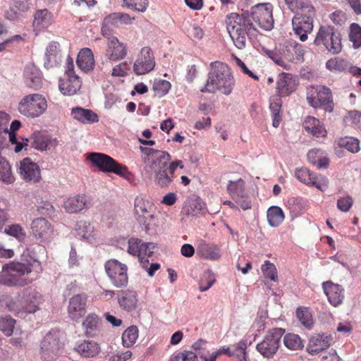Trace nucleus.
Returning a JSON list of instances; mask_svg holds the SVG:
<instances>
[{"mask_svg": "<svg viewBox=\"0 0 361 361\" xmlns=\"http://www.w3.org/2000/svg\"><path fill=\"white\" fill-rule=\"evenodd\" d=\"M263 30L270 31L274 27L273 6L270 3L259 4L252 7L250 13L243 12L241 15L231 13L227 16L226 29L235 46L243 49L245 47L246 36H254L255 28L250 19Z\"/></svg>", "mask_w": 361, "mask_h": 361, "instance_id": "obj_1", "label": "nucleus"}, {"mask_svg": "<svg viewBox=\"0 0 361 361\" xmlns=\"http://www.w3.org/2000/svg\"><path fill=\"white\" fill-rule=\"evenodd\" d=\"M24 257L23 254L20 261L3 265L0 272V285L8 287L25 286L34 281L29 274L35 267H40V262L31 257L29 259H25Z\"/></svg>", "mask_w": 361, "mask_h": 361, "instance_id": "obj_2", "label": "nucleus"}, {"mask_svg": "<svg viewBox=\"0 0 361 361\" xmlns=\"http://www.w3.org/2000/svg\"><path fill=\"white\" fill-rule=\"evenodd\" d=\"M235 86V80L230 67L225 63L216 61L210 63L206 84L200 91L214 93L218 90L225 95H229Z\"/></svg>", "mask_w": 361, "mask_h": 361, "instance_id": "obj_3", "label": "nucleus"}, {"mask_svg": "<svg viewBox=\"0 0 361 361\" xmlns=\"http://www.w3.org/2000/svg\"><path fill=\"white\" fill-rule=\"evenodd\" d=\"M159 156L154 162L147 164L145 169L147 173L154 176V182L161 188L169 186L173 181V174L167 169V165L171 160L169 153H159Z\"/></svg>", "mask_w": 361, "mask_h": 361, "instance_id": "obj_4", "label": "nucleus"}, {"mask_svg": "<svg viewBox=\"0 0 361 361\" xmlns=\"http://www.w3.org/2000/svg\"><path fill=\"white\" fill-rule=\"evenodd\" d=\"M313 44L322 46L331 54H338L342 51L341 36L334 27L330 25L320 26Z\"/></svg>", "mask_w": 361, "mask_h": 361, "instance_id": "obj_5", "label": "nucleus"}, {"mask_svg": "<svg viewBox=\"0 0 361 361\" xmlns=\"http://www.w3.org/2000/svg\"><path fill=\"white\" fill-rule=\"evenodd\" d=\"M47 109V102L40 94L35 93L25 95L18 104L19 112L28 118H37Z\"/></svg>", "mask_w": 361, "mask_h": 361, "instance_id": "obj_6", "label": "nucleus"}, {"mask_svg": "<svg viewBox=\"0 0 361 361\" xmlns=\"http://www.w3.org/2000/svg\"><path fill=\"white\" fill-rule=\"evenodd\" d=\"M87 160L104 173H114L120 176H125L128 173L127 167L103 153L91 152L87 155Z\"/></svg>", "mask_w": 361, "mask_h": 361, "instance_id": "obj_7", "label": "nucleus"}, {"mask_svg": "<svg viewBox=\"0 0 361 361\" xmlns=\"http://www.w3.org/2000/svg\"><path fill=\"white\" fill-rule=\"evenodd\" d=\"M285 333L282 328H275L269 331L263 340L257 344V351L264 358H272L280 346L281 338Z\"/></svg>", "mask_w": 361, "mask_h": 361, "instance_id": "obj_8", "label": "nucleus"}, {"mask_svg": "<svg viewBox=\"0 0 361 361\" xmlns=\"http://www.w3.org/2000/svg\"><path fill=\"white\" fill-rule=\"evenodd\" d=\"M315 15L314 8L305 11H298L292 19L293 30L302 42L307 39V34L313 30V20Z\"/></svg>", "mask_w": 361, "mask_h": 361, "instance_id": "obj_9", "label": "nucleus"}, {"mask_svg": "<svg viewBox=\"0 0 361 361\" xmlns=\"http://www.w3.org/2000/svg\"><path fill=\"white\" fill-rule=\"evenodd\" d=\"M153 205L152 202L142 196H137L134 201L135 216L140 225L148 233L152 225H154V216L152 214Z\"/></svg>", "mask_w": 361, "mask_h": 361, "instance_id": "obj_10", "label": "nucleus"}, {"mask_svg": "<svg viewBox=\"0 0 361 361\" xmlns=\"http://www.w3.org/2000/svg\"><path fill=\"white\" fill-rule=\"evenodd\" d=\"M106 273L111 283L116 288L125 287L128 284V267L115 259L108 260L105 264Z\"/></svg>", "mask_w": 361, "mask_h": 361, "instance_id": "obj_11", "label": "nucleus"}, {"mask_svg": "<svg viewBox=\"0 0 361 361\" xmlns=\"http://www.w3.org/2000/svg\"><path fill=\"white\" fill-rule=\"evenodd\" d=\"M61 348L59 331L51 330L41 343L42 357L47 361L54 360L59 356Z\"/></svg>", "mask_w": 361, "mask_h": 361, "instance_id": "obj_12", "label": "nucleus"}, {"mask_svg": "<svg viewBox=\"0 0 361 361\" xmlns=\"http://www.w3.org/2000/svg\"><path fill=\"white\" fill-rule=\"evenodd\" d=\"M295 176L301 183L309 186H314L322 191L327 188V179L311 173L307 168H296Z\"/></svg>", "mask_w": 361, "mask_h": 361, "instance_id": "obj_13", "label": "nucleus"}, {"mask_svg": "<svg viewBox=\"0 0 361 361\" xmlns=\"http://www.w3.org/2000/svg\"><path fill=\"white\" fill-rule=\"evenodd\" d=\"M154 58L152 49L145 47L140 50L138 58L134 63L133 71L136 75L146 74L154 69Z\"/></svg>", "mask_w": 361, "mask_h": 361, "instance_id": "obj_14", "label": "nucleus"}, {"mask_svg": "<svg viewBox=\"0 0 361 361\" xmlns=\"http://www.w3.org/2000/svg\"><path fill=\"white\" fill-rule=\"evenodd\" d=\"M19 173L21 178L26 181L37 183L41 179L39 166L29 157L24 158L20 162Z\"/></svg>", "mask_w": 361, "mask_h": 361, "instance_id": "obj_15", "label": "nucleus"}, {"mask_svg": "<svg viewBox=\"0 0 361 361\" xmlns=\"http://www.w3.org/2000/svg\"><path fill=\"white\" fill-rule=\"evenodd\" d=\"M309 104L317 108L323 106L326 111H333V97L330 88L326 86H320L317 90V99L313 97H307Z\"/></svg>", "mask_w": 361, "mask_h": 361, "instance_id": "obj_16", "label": "nucleus"}, {"mask_svg": "<svg viewBox=\"0 0 361 361\" xmlns=\"http://www.w3.org/2000/svg\"><path fill=\"white\" fill-rule=\"evenodd\" d=\"M87 296L85 294H77L69 299L68 313L69 317L78 321L86 312Z\"/></svg>", "mask_w": 361, "mask_h": 361, "instance_id": "obj_17", "label": "nucleus"}, {"mask_svg": "<svg viewBox=\"0 0 361 361\" xmlns=\"http://www.w3.org/2000/svg\"><path fill=\"white\" fill-rule=\"evenodd\" d=\"M155 246L153 243H143L137 238H131L128 241L127 252L137 257L140 256H152Z\"/></svg>", "mask_w": 361, "mask_h": 361, "instance_id": "obj_18", "label": "nucleus"}, {"mask_svg": "<svg viewBox=\"0 0 361 361\" xmlns=\"http://www.w3.org/2000/svg\"><path fill=\"white\" fill-rule=\"evenodd\" d=\"M284 59L293 63H302L304 61V46L295 41L286 43L282 53Z\"/></svg>", "mask_w": 361, "mask_h": 361, "instance_id": "obj_19", "label": "nucleus"}, {"mask_svg": "<svg viewBox=\"0 0 361 361\" xmlns=\"http://www.w3.org/2000/svg\"><path fill=\"white\" fill-rule=\"evenodd\" d=\"M322 288L332 305L336 307L342 303L344 294L343 289L340 285L333 283L331 281H325L322 283Z\"/></svg>", "mask_w": 361, "mask_h": 361, "instance_id": "obj_20", "label": "nucleus"}, {"mask_svg": "<svg viewBox=\"0 0 361 361\" xmlns=\"http://www.w3.org/2000/svg\"><path fill=\"white\" fill-rule=\"evenodd\" d=\"M24 80L27 87L35 90L42 85V79L39 70L32 63L27 64L24 69Z\"/></svg>", "mask_w": 361, "mask_h": 361, "instance_id": "obj_21", "label": "nucleus"}, {"mask_svg": "<svg viewBox=\"0 0 361 361\" xmlns=\"http://www.w3.org/2000/svg\"><path fill=\"white\" fill-rule=\"evenodd\" d=\"M331 336L324 334H317L312 336L307 345V351L310 355H316L326 349L331 345Z\"/></svg>", "mask_w": 361, "mask_h": 361, "instance_id": "obj_22", "label": "nucleus"}, {"mask_svg": "<svg viewBox=\"0 0 361 361\" xmlns=\"http://www.w3.org/2000/svg\"><path fill=\"white\" fill-rule=\"evenodd\" d=\"M81 83L78 76H64L59 80V88L63 95L72 96L80 89Z\"/></svg>", "mask_w": 361, "mask_h": 361, "instance_id": "obj_23", "label": "nucleus"}, {"mask_svg": "<svg viewBox=\"0 0 361 361\" xmlns=\"http://www.w3.org/2000/svg\"><path fill=\"white\" fill-rule=\"evenodd\" d=\"M127 53L126 46L116 37L109 38L107 44L106 56L110 61H116L123 59Z\"/></svg>", "mask_w": 361, "mask_h": 361, "instance_id": "obj_24", "label": "nucleus"}, {"mask_svg": "<svg viewBox=\"0 0 361 361\" xmlns=\"http://www.w3.org/2000/svg\"><path fill=\"white\" fill-rule=\"evenodd\" d=\"M31 229L35 238L43 240L47 239L51 232L50 223L43 217L34 219L31 224Z\"/></svg>", "mask_w": 361, "mask_h": 361, "instance_id": "obj_25", "label": "nucleus"}, {"mask_svg": "<svg viewBox=\"0 0 361 361\" xmlns=\"http://www.w3.org/2000/svg\"><path fill=\"white\" fill-rule=\"evenodd\" d=\"M90 199L85 195L70 197L64 203L65 209L69 213H75L90 206Z\"/></svg>", "mask_w": 361, "mask_h": 361, "instance_id": "obj_26", "label": "nucleus"}, {"mask_svg": "<svg viewBox=\"0 0 361 361\" xmlns=\"http://www.w3.org/2000/svg\"><path fill=\"white\" fill-rule=\"evenodd\" d=\"M101 319L95 314H88L82 322V328L87 337H94L100 332Z\"/></svg>", "mask_w": 361, "mask_h": 361, "instance_id": "obj_27", "label": "nucleus"}, {"mask_svg": "<svg viewBox=\"0 0 361 361\" xmlns=\"http://www.w3.org/2000/svg\"><path fill=\"white\" fill-rule=\"evenodd\" d=\"M118 301L123 310L130 312L136 307L137 302L136 293L130 290L118 291Z\"/></svg>", "mask_w": 361, "mask_h": 361, "instance_id": "obj_28", "label": "nucleus"}, {"mask_svg": "<svg viewBox=\"0 0 361 361\" xmlns=\"http://www.w3.org/2000/svg\"><path fill=\"white\" fill-rule=\"evenodd\" d=\"M59 47L56 42H51L47 45L44 58V66L47 69L57 66L61 62Z\"/></svg>", "mask_w": 361, "mask_h": 361, "instance_id": "obj_29", "label": "nucleus"}, {"mask_svg": "<svg viewBox=\"0 0 361 361\" xmlns=\"http://www.w3.org/2000/svg\"><path fill=\"white\" fill-rule=\"evenodd\" d=\"M75 349L84 357H94L100 352L99 345L97 342L90 340H85L78 343Z\"/></svg>", "mask_w": 361, "mask_h": 361, "instance_id": "obj_30", "label": "nucleus"}, {"mask_svg": "<svg viewBox=\"0 0 361 361\" xmlns=\"http://www.w3.org/2000/svg\"><path fill=\"white\" fill-rule=\"evenodd\" d=\"M71 116L82 123H93L99 121L97 114L93 111L79 106L72 108Z\"/></svg>", "mask_w": 361, "mask_h": 361, "instance_id": "obj_31", "label": "nucleus"}, {"mask_svg": "<svg viewBox=\"0 0 361 361\" xmlns=\"http://www.w3.org/2000/svg\"><path fill=\"white\" fill-rule=\"evenodd\" d=\"M303 127L307 132L311 133L313 136L317 137H324L326 135V130L323 124L319 119L313 116H309L305 118Z\"/></svg>", "mask_w": 361, "mask_h": 361, "instance_id": "obj_32", "label": "nucleus"}, {"mask_svg": "<svg viewBox=\"0 0 361 361\" xmlns=\"http://www.w3.org/2000/svg\"><path fill=\"white\" fill-rule=\"evenodd\" d=\"M76 63L78 66L85 72L92 70L94 66L92 50L89 48L82 49L78 54Z\"/></svg>", "mask_w": 361, "mask_h": 361, "instance_id": "obj_33", "label": "nucleus"}, {"mask_svg": "<svg viewBox=\"0 0 361 361\" xmlns=\"http://www.w3.org/2000/svg\"><path fill=\"white\" fill-rule=\"evenodd\" d=\"M282 102L281 97L277 96L271 97L269 99V109L271 112L273 117L272 125L274 127L277 128L281 121V110Z\"/></svg>", "mask_w": 361, "mask_h": 361, "instance_id": "obj_34", "label": "nucleus"}, {"mask_svg": "<svg viewBox=\"0 0 361 361\" xmlns=\"http://www.w3.org/2000/svg\"><path fill=\"white\" fill-rule=\"evenodd\" d=\"M198 252L207 259L218 260L221 257L219 248L215 245L201 244L198 247Z\"/></svg>", "mask_w": 361, "mask_h": 361, "instance_id": "obj_35", "label": "nucleus"}, {"mask_svg": "<svg viewBox=\"0 0 361 361\" xmlns=\"http://www.w3.org/2000/svg\"><path fill=\"white\" fill-rule=\"evenodd\" d=\"M51 14L47 9L38 10L35 15L33 26L40 30L47 27L51 24Z\"/></svg>", "mask_w": 361, "mask_h": 361, "instance_id": "obj_36", "label": "nucleus"}, {"mask_svg": "<svg viewBox=\"0 0 361 361\" xmlns=\"http://www.w3.org/2000/svg\"><path fill=\"white\" fill-rule=\"evenodd\" d=\"M267 221L272 227L279 226L284 219L283 210L277 206H271L267 210Z\"/></svg>", "mask_w": 361, "mask_h": 361, "instance_id": "obj_37", "label": "nucleus"}, {"mask_svg": "<svg viewBox=\"0 0 361 361\" xmlns=\"http://www.w3.org/2000/svg\"><path fill=\"white\" fill-rule=\"evenodd\" d=\"M247 348V342L246 340H241L238 343L228 347H222L216 350L218 355L223 353L226 354L229 357L238 356L240 352L245 350Z\"/></svg>", "mask_w": 361, "mask_h": 361, "instance_id": "obj_38", "label": "nucleus"}, {"mask_svg": "<svg viewBox=\"0 0 361 361\" xmlns=\"http://www.w3.org/2000/svg\"><path fill=\"white\" fill-rule=\"evenodd\" d=\"M296 316L300 324L306 329H311L313 326L312 314L307 307H300L296 310Z\"/></svg>", "mask_w": 361, "mask_h": 361, "instance_id": "obj_39", "label": "nucleus"}, {"mask_svg": "<svg viewBox=\"0 0 361 361\" xmlns=\"http://www.w3.org/2000/svg\"><path fill=\"white\" fill-rule=\"evenodd\" d=\"M75 230L78 238L89 240L92 237L94 227L87 221H80L77 222Z\"/></svg>", "mask_w": 361, "mask_h": 361, "instance_id": "obj_40", "label": "nucleus"}, {"mask_svg": "<svg viewBox=\"0 0 361 361\" xmlns=\"http://www.w3.org/2000/svg\"><path fill=\"white\" fill-rule=\"evenodd\" d=\"M139 330L136 326H130L127 328L122 334L123 345L126 348L133 346L137 338Z\"/></svg>", "mask_w": 361, "mask_h": 361, "instance_id": "obj_41", "label": "nucleus"}, {"mask_svg": "<svg viewBox=\"0 0 361 361\" xmlns=\"http://www.w3.org/2000/svg\"><path fill=\"white\" fill-rule=\"evenodd\" d=\"M121 2L123 8L140 13L145 12L149 6L148 0H121Z\"/></svg>", "mask_w": 361, "mask_h": 361, "instance_id": "obj_42", "label": "nucleus"}, {"mask_svg": "<svg viewBox=\"0 0 361 361\" xmlns=\"http://www.w3.org/2000/svg\"><path fill=\"white\" fill-rule=\"evenodd\" d=\"M285 4L288 9L293 13L298 11H305L307 9H311L313 6L307 0H284Z\"/></svg>", "mask_w": 361, "mask_h": 361, "instance_id": "obj_43", "label": "nucleus"}, {"mask_svg": "<svg viewBox=\"0 0 361 361\" xmlns=\"http://www.w3.org/2000/svg\"><path fill=\"white\" fill-rule=\"evenodd\" d=\"M290 79L287 76H281L277 81V97H281L290 94L293 88L291 85Z\"/></svg>", "mask_w": 361, "mask_h": 361, "instance_id": "obj_44", "label": "nucleus"}, {"mask_svg": "<svg viewBox=\"0 0 361 361\" xmlns=\"http://www.w3.org/2000/svg\"><path fill=\"white\" fill-rule=\"evenodd\" d=\"M283 343L287 348L291 350H298L303 348L300 337L295 334H286L283 338Z\"/></svg>", "mask_w": 361, "mask_h": 361, "instance_id": "obj_45", "label": "nucleus"}, {"mask_svg": "<svg viewBox=\"0 0 361 361\" xmlns=\"http://www.w3.org/2000/svg\"><path fill=\"white\" fill-rule=\"evenodd\" d=\"M349 40L353 43L354 49H359L361 47V26L356 23H353L349 27Z\"/></svg>", "mask_w": 361, "mask_h": 361, "instance_id": "obj_46", "label": "nucleus"}, {"mask_svg": "<svg viewBox=\"0 0 361 361\" xmlns=\"http://www.w3.org/2000/svg\"><path fill=\"white\" fill-rule=\"evenodd\" d=\"M134 20L135 18L130 17L128 13H113L106 17V23L112 25H116L118 23L130 25Z\"/></svg>", "mask_w": 361, "mask_h": 361, "instance_id": "obj_47", "label": "nucleus"}, {"mask_svg": "<svg viewBox=\"0 0 361 361\" xmlns=\"http://www.w3.org/2000/svg\"><path fill=\"white\" fill-rule=\"evenodd\" d=\"M42 295L36 291L31 292L27 299L28 302L24 307V311L27 313H35L38 310Z\"/></svg>", "mask_w": 361, "mask_h": 361, "instance_id": "obj_48", "label": "nucleus"}, {"mask_svg": "<svg viewBox=\"0 0 361 361\" xmlns=\"http://www.w3.org/2000/svg\"><path fill=\"white\" fill-rule=\"evenodd\" d=\"M227 190L232 199L238 197L245 192V182L241 178H239L236 181L230 180L227 186Z\"/></svg>", "mask_w": 361, "mask_h": 361, "instance_id": "obj_49", "label": "nucleus"}, {"mask_svg": "<svg viewBox=\"0 0 361 361\" xmlns=\"http://www.w3.org/2000/svg\"><path fill=\"white\" fill-rule=\"evenodd\" d=\"M326 67L328 70L333 71H344L348 68V62L341 58L331 59L326 63Z\"/></svg>", "mask_w": 361, "mask_h": 361, "instance_id": "obj_50", "label": "nucleus"}, {"mask_svg": "<svg viewBox=\"0 0 361 361\" xmlns=\"http://www.w3.org/2000/svg\"><path fill=\"white\" fill-rule=\"evenodd\" d=\"M16 320L11 316L1 317L0 318V331L4 333L6 336H10L13 332Z\"/></svg>", "mask_w": 361, "mask_h": 361, "instance_id": "obj_51", "label": "nucleus"}, {"mask_svg": "<svg viewBox=\"0 0 361 361\" xmlns=\"http://www.w3.org/2000/svg\"><path fill=\"white\" fill-rule=\"evenodd\" d=\"M171 83L165 80H155L153 90L157 96L161 97L166 94L171 89Z\"/></svg>", "mask_w": 361, "mask_h": 361, "instance_id": "obj_52", "label": "nucleus"}, {"mask_svg": "<svg viewBox=\"0 0 361 361\" xmlns=\"http://www.w3.org/2000/svg\"><path fill=\"white\" fill-rule=\"evenodd\" d=\"M139 149L141 151V152L145 155V157L144 158V161L145 163H147L148 161L147 164H149V162H154L158 157L161 156V154H159V153H168L166 151L158 150L144 146H140Z\"/></svg>", "mask_w": 361, "mask_h": 361, "instance_id": "obj_53", "label": "nucleus"}, {"mask_svg": "<svg viewBox=\"0 0 361 361\" xmlns=\"http://www.w3.org/2000/svg\"><path fill=\"white\" fill-rule=\"evenodd\" d=\"M339 145L352 152H357L360 150L359 140L353 137L341 138Z\"/></svg>", "mask_w": 361, "mask_h": 361, "instance_id": "obj_54", "label": "nucleus"}, {"mask_svg": "<svg viewBox=\"0 0 361 361\" xmlns=\"http://www.w3.org/2000/svg\"><path fill=\"white\" fill-rule=\"evenodd\" d=\"M5 233L16 238L19 241H23L25 238V232L19 224H11L5 229Z\"/></svg>", "mask_w": 361, "mask_h": 361, "instance_id": "obj_55", "label": "nucleus"}, {"mask_svg": "<svg viewBox=\"0 0 361 361\" xmlns=\"http://www.w3.org/2000/svg\"><path fill=\"white\" fill-rule=\"evenodd\" d=\"M262 271L266 278L269 279L273 281H276L278 279L277 270L275 265L269 261H265L264 264L262 266Z\"/></svg>", "mask_w": 361, "mask_h": 361, "instance_id": "obj_56", "label": "nucleus"}, {"mask_svg": "<svg viewBox=\"0 0 361 361\" xmlns=\"http://www.w3.org/2000/svg\"><path fill=\"white\" fill-rule=\"evenodd\" d=\"M290 212L295 214H300L305 208V202L300 197H291L288 201Z\"/></svg>", "mask_w": 361, "mask_h": 361, "instance_id": "obj_57", "label": "nucleus"}, {"mask_svg": "<svg viewBox=\"0 0 361 361\" xmlns=\"http://www.w3.org/2000/svg\"><path fill=\"white\" fill-rule=\"evenodd\" d=\"M169 361H199V360L195 353L183 351L171 356Z\"/></svg>", "mask_w": 361, "mask_h": 361, "instance_id": "obj_58", "label": "nucleus"}, {"mask_svg": "<svg viewBox=\"0 0 361 361\" xmlns=\"http://www.w3.org/2000/svg\"><path fill=\"white\" fill-rule=\"evenodd\" d=\"M0 307L1 309L12 312L16 310V305L13 298L7 294L0 295Z\"/></svg>", "mask_w": 361, "mask_h": 361, "instance_id": "obj_59", "label": "nucleus"}, {"mask_svg": "<svg viewBox=\"0 0 361 361\" xmlns=\"http://www.w3.org/2000/svg\"><path fill=\"white\" fill-rule=\"evenodd\" d=\"M35 148L40 150H46L50 149V145L51 147L56 146L58 145V140L56 138L52 139L45 137L42 138V142L39 143H38V140L35 141Z\"/></svg>", "mask_w": 361, "mask_h": 361, "instance_id": "obj_60", "label": "nucleus"}, {"mask_svg": "<svg viewBox=\"0 0 361 361\" xmlns=\"http://www.w3.org/2000/svg\"><path fill=\"white\" fill-rule=\"evenodd\" d=\"M215 282V279L210 274L204 275L200 282L199 289L201 292L207 290Z\"/></svg>", "mask_w": 361, "mask_h": 361, "instance_id": "obj_61", "label": "nucleus"}, {"mask_svg": "<svg viewBox=\"0 0 361 361\" xmlns=\"http://www.w3.org/2000/svg\"><path fill=\"white\" fill-rule=\"evenodd\" d=\"M353 205V199L350 196L340 198L337 201V207L339 210L346 212Z\"/></svg>", "mask_w": 361, "mask_h": 361, "instance_id": "obj_62", "label": "nucleus"}, {"mask_svg": "<svg viewBox=\"0 0 361 361\" xmlns=\"http://www.w3.org/2000/svg\"><path fill=\"white\" fill-rule=\"evenodd\" d=\"M37 211L40 214L50 216L54 213V209L51 202L45 201L37 205Z\"/></svg>", "mask_w": 361, "mask_h": 361, "instance_id": "obj_63", "label": "nucleus"}, {"mask_svg": "<svg viewBox=\"0 0 361 361\" xmlns=\"http://www.w3.org/2000/svg\"><path fill=\"white\" fill-rule=\"evenodd\" d=\"M233 200L239 205L240 208L243 210L248 209L251 208V202L247 195H246L245 192L241 194L238 197L233 198Z\"/></svg>", "mask_w": 361, "mask_h": 361, "instance_id": "obj_64", "label": "nucleus"}]
</instances>
